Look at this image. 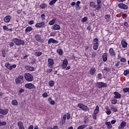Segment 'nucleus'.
I'll return each mask as SVG.
<instances>
[{"mask_svg":"<svg viewBox=\"0 0 129 129\" xmlns=\"http://www.w3.org/2000/svg\"><path fill=\"white\" fill-rule=\"evenodd\" d=\"M123 91L124 93H129V88H124L123 89Z\"/></svg>","mask_w":129,"mask_h":129,"instance_id":"obj_43","label":"nucleus"},{"mask_svg":"<svg viewBox=\"0 0 129 129\" xmlns=\"http://www.w3.org/2000/svg\"><path fill=\"white\" fill-rule=\"evenodd\" d=\"M113 94L114 95V98L115 99H120V98H121V94H119L118 92H114Z\"/></svg>","mask_w":129,"mask_h":129,"instance_id":"obj_8","label":"nucleus"},{"mask_svg":"<svg viewBox=\"0 0 129 129\" xmlns=\"http://www.w3.org/2000/svg\"><path fill=\"white\" fill-rule=\"evenodd\" d=\"M5 67H6V68H7V69H9V70H12V66L11 65V64H10V63H6L5 64Z\"/></svg>","mask_w":129,"mask_h":129,"instance_id":"obj_30","label":"nucleus"},{"mask_svg":"<svg viewBox=\"0 0 129 129\" xmlns=\"http://www.w3.org/2000/svg\"><path fill=\"white\" fill-rule=\"evenodd\" d=\"M101 9V6H100L99 4H97V6L96 7V10H100Z\"/></svg>","mask_w":129,"mask_h":129,"instance_id":"obj_58","label":"nucleus"},{"mask_svg":"<svg viewBox=\"0 0 129 129\" xmlns=\"http://www.w3.org/2000/svg\"><path fill=\"white\" fill-rule=\"evenodd\" d=\"M46 25H47V23H46V22L43 21L42 22L37 23L35 25V27L36 28H45V27H46Z\"/></svg>","mask_w":129,"mask_h":129,"instance_id":"obj_5","label":"nucleus"},{"mask_svg":"<svg viewBox=\"0 0 129 129\" xmlns=\"http://www.w3.org/2000/svg\"><path fill=\"white\" fill-rule=\"evenodd\" d=\"M34 21L33 20L29 21L28 22L29 25H33Z\"/></svg>","mask_w":129,"mask_h":129,"instance_id":"obj_62","label":"nucleus"},{"mask_svg":"<svg viewBox=\"0 0 129 129\" xmlns=\"http://www.w3.org/2000/svg\"><path fill=\"white\" fill-rule=\"evenodd\" d=\"M22 80H21L20 79L17 78L16 80H15V82L16 83V84H19L20 83H21V82H22Z\"/></svg>","mask_w":129,"mask_h":129,"instance_id":"obj_40","label":"nucleus"},{"mask_svg":"<svg viewBox=\"0 0 129 129\" xmlns=\"http://www.w3.org/2000/svg\"><path fill=\"white\" fill-rule=\"evenodd\" d=\"M48 66L49 68H52L53 65H54V60L52 58H48Z\"/></svg>","mask_w":129,"mask_h":129,"instance_id":"obj_10","label":"nucleus"},{"mask_svg":"<svg viewBox=\"0 0 129 129\" xmlns=\"http://www.w3.org/2000/svg\"><path fill=\"white\" fill-rule=\"evenodd\" d=\"M52 30L54 31H59L61 30V27L58 24H54L52 27Z\"/></svg>","mask_w":129,"mask_h":129,"instance_id":"obj_17","label":"nucleus"},{"mask_svg":"<svg viewBox=\"0 0 129 129\" xmlns=\"http://www.w3.org/2000/svg\"><path fill=\"white\" fill-rule=\"evenodd\" d=\"M118 7L119 9H122V10H127V6L122 3L118 4Z\"/></svg>","mask_w":129,"mask_h":129,"instance_id":"obj_12","label":"nucleus"},{"mask_svg":"<svg viewBox=\"0 0 129 129\" xmlns=\"http://www.w3.org/2000/svg\"><path fill=\"white\" fill-rule=\"evenodd\" d=\"M0 113L1 114H3V115H7V114L9 113V109H2L0 108Z\"/></svg>","mask_w":129,"mask_h":129,"instance_id":"obj_11","label":"nucleus"},{"mask_svg":"<svg viewBox=\"0 0 129 129\" xmlns=\"http://www.w3.org/2000/svg\"><path fill=\"white\" fill-rule=\"evenodd\" d=\"M78 107L84 111H88V110H89V108H88V107L84 105V104H81V103L78 104Z\"/></svg>","mask_w":129,"mask_h":129,"instance_id":"obj_4","label":"nucleus"},{"mask_svg":"<svg viewBox=\"0 0 129 129\" xmlns=\"http://www.w3.org/2000/svg\"><path fill=\"white\" fill-rule=\"evenodd\" d=\"M98 79L101 80L102 79V74H98L97 76Z\"/></svg>","mask_w":129,"mask_h":129,"instance_id":"obj_50","label":"nucleus"},{"mask_svg":"<svg viewBox=\"0 0 129 129\" xmlns=\"http://www.w3.org/2000/svg\"><path fill=\"white\" fill-rule=\"evenodd\" d=\"M98 43V38H95L93 40V44H97Z\"/></svg>","mask_w":129,"mask_h":129,"instance_id":"obj_44","label":"nucleus"},{"mask_svg":"<svg viewBox=\"0 0 129 129\" xmlns=\"http://www.w3.org/2000/svg\"><path fill=\"white\" fill-rule=\"evenodd\" d=\"M47 6V4L43 3L40 5V7L41 9H45V8H46Z\"/></svg>","mask_w":129,"mask_h":129,"instance_id":"obj_41","label":"nucleus"},{"mask_svg":"<svg viewBox=\"0 0 129 129\" xmlns=\"http://www.w3.org/2000/svg\"><path fill=\"white\" fill-rule=\"evenodd\" d=\"M67 114L68 115H67V119H69L70 117H71V115L69 113H68Z\"/></svg>","mask_w":129,"mask_h":129,"instance_id":"obj_64","label":"nucleus"},{"mask_svg":"<svg viewBox=\"0 0 129 129\" xmlns=\"http://www.w3.org/2000/svg\"><path fill=\"white\" fill-rule=\"evenodd\" d=\"M111 110L113 112H117V108L115 107L114 105L111 106Z\"/></svg>","mask_w":129,"mask_h":129,"instance_id":"obj_29","label":"nucleus"},{"mask_svg":"<svg viewBox=\"0 0 129 129\" xmlns=\"http://www.w3.org/2000/svg\"><path fill=\"white\" fill-rule=\"evenodd\" d=\"M58 43H59V41L53 38H50L49 39H48V45H50L51 44H58Z\"/></svg>","mask_w":129,"mask_h":129,"instance_id":"obj_9","label":"nucleus"},{"mask_svg":"<svg viewBox=\"0 0 129 129\" xmlns=\"http://www.w3.org/2000/svg\"><path fill=\"white\" fill-rule=\"evenodd\" d=\"M105 124L107 125V128L108 129L112 128V125H111V123L110 122L106 121L105 122Z\"/></svg>","mask_w":129,"mask_h":129,"instance_id":"obj_24","label":"nucleus"},{"mask_svg":"<svg viewBox=\"0 0 129 129\" xmlns=\"http://www.w3.org/2000/svg\"><path fill=\"white\" fill-rule=\"evenodd\" d=\"M3 30H4V31H9V28H8V27H7V26L4 25L3 26Z\"/></svg>","mask_w":129,"mask_h":129,"instance_id":"obj_57","label":"nucleus"},{"mask_svg":"<svg viewBox=\"0 0 129 129\" xmlns=\"http://www.w3.org/2000/svg\"><path fill=\"white\" fill-rule=\"evenodd\" d=\"M57 1H58V0H51L49 2V6H53V5H55V4H56V2H57Z\"/></svg>","mask_w":129,"mask_h":129,"instance_id":"obj_37","label":"nucleus"},{"mask_svg":"<svg viewBox=\"0 0 129 129\" xmlns=\"http://www.w3.org/2000/svg\"><path fill=\"white\" fill-rule=\"evenodd\" d=\"M87 21V17H84L82 19L83 23H85V22H86Z\"/></svg>","mask_w":129,"mask_h":129,"instance_id":"obj_59","label":"nucleus"},{"mask_svg":"<svg viewBox=\"0 0 129 129\" xmlns=\"http://www.w3.org/2000/svg\"><path fill=\"white\" fill-rule=\"evenodd\" d=\"M117 103V100L116 99H112L111 100V104H116Z\"/></svg>","mask_w":129,"mask_h":129,"instance_id":"obj_42","label":"nucleus"},{"mask_svg":"<svg viewBox=\"0 0 129 129\" xmlns=\"http://www.w3.org/2000/svg\"><path fill=\"white\" fill-rule=\"evenodd\" d=\"M95 72H96V70L93 67L91 68L90 70V74L91 75H94Z\"/></svg>","mask_w":129,"mask_h":129,"instance_id":"obj_23","label":"nucleus"},{"mask_svg":"<svg viewBox=\"0 0 129 129\" xmlns=\"http://www.w3.org/2000/svg\"><path fill=\"white\" fill-rule=\"evenodd\" d=\"M111 69L110 68H104L103 69V71H106V72L107 73L108 72H109V71H110Z\"/></svg>","mask_w":129,"mask_h":129,"instance_id":"obj_46","label":"nucleus"},{"mask_svg":"<svg viewBox=\"0 0 129 129\" xmlns=\"http://www.w3.org/2000/svg\"><path fill=\"white\" fill-rule=\"evenodd\" d=\"M25 88H28V89H35L36 87L32 83L26 84L25 86Z\"/></svg>","mask_w":129,"mask_h":129,"instance_id":"obj_7","label":"nucleus"},{"mask_svg":"<svg viewBox=\"0 0 129 129\" xmlns=\"http://www.w3.org/2000/svg\"><path fill=\"white\" fill-rule=\"evenodd\" d=\"M87 126V125L86 124H83L82 125L79 126L77 129H84Z\"/></svg>","mask_w":129,"mask_h":129,"instance_id":"obj_38","label":"nucleus"},{"mask_svg":"<svg viewBox=\"0 0 129 129\" xmlns=\"http://www.w3.org/2000/svg\"><path fill=\"white\" fill-rule=\"evenodd\" d=\"M102 60L104 62L107 61V53H105L102 55Z\"/></svg>","mask_w":129,"mask_h":129,"instance_id":"obj_21","label":"nucleus"},{"mask_svg":"<svg viewBox=\"0 0 129 129\" xmlns=\"http://www.w3.org/2000/svg\"><path fill=\"white\" fill-rule=\"evenodd\" d=\"M18 78L22 81H24V76H23V75H20Z\"/></svg>","mask_w":129,"mask_h":129,"instance_id":"obj_54","label":"nucleus"},{"mask_svg":"<svg viewBox=\"0 0 129 129\" xmlns=\"http://www.w3.org/2000/svg\"><path fill=\"white\" fill-rule=\"evenodd\" d=\"M127 74H129V69H127L124 72V76H126Z\"/></svg>","mask_w":129,"mask_h":129,"instance_id":"obj_51","label":"nucleus"},{"mask_svg":"<svg viewBox=\"0 0 129 129\" xmlns=\"http://www.w3.org/2000/svg\"><path fill=\"white\" fill-rule=\"evenodd\" d=\"M109 53L110 54V56H115L116 55V53H115V51L112 48H110L109 49Z\"/></svg>","mask_w":129,"mask_h":129,"instance_id":"obj_15","label":"nucleus"},{"mask_svg":"<svg viewBox=\"0 0 129 129\" xmlns=\"http://www.w3.org/2000/svg\"><path fill=\"white\" fill-rule=\"evenodd\" d=\"M55 22H56V18L53 19L50 22H49V25H50V26H52L55 24Z\"/></svg>","mask_w":129,"mask_h":129,"instance_id":"obj_34","label":"nucleus"},{"mask_svg":"<svg viewBox=\"0 0 129 129\" xmlns=\"http://www.w3.org/2000/svg\"><path fill=\"white\" fill-rule=\"evenodd\" d=\"M12 105H15V106L18 105V101H17V100H12Z\"/></svg>","mask_w":129,"mask_h":129,"instance_id":"obj_36","label":"nucleus"},{"mask_svg":"<svg viewBox=\"0 0 129 129\" xmlns=\"http://www.w3.org/2000/svg\"><path fill=\"white\" fill-rule=\"evenodd\" d=\"M68 65V60L66 58H64L63 60L62 64L61 66V67L63 69L66 68L67 67V66Z\"/></svg>","mask_w":129,"mask_h":129,"instance_id":"obj_13","label":"nucleus"},{"mask_svg":"<svg viewBox=\"0 0 129 129\" xmlns=\"http://www.w3.org/2000/svg\"><path fill=\"white\" fill-rule=\"evenodd\" d=\"M87 30H88V31H89V32H90V33H91V32H92V29H91V26H89L87 27Z\"/></svg>","mask_w":129,"mask_h":129,"instance_id":"obj_53","label":"nucleus"},{"mask_svg":"<svg viewBox=\"0 0 129 129\" xmlns=\"http://www.w3.org/2000/svg\"><path fill=\"white\" fill-rule=\"evenodd\" d=\"M67 118V115L64 114L63 115L62 118L61 119L60 121V123L61 124H64L65 122L66 121V118Z\"/></svg>","mask_w":129,"mask_h":129,"instance_id":"obj_18","label":"nucleus"},{"mask_svg":"<svg viewBox=\"0 0 129 129\" xmlns=\"http://www.w3.org/2000/svg\"><path fill=\"white\" fill-rule=\"evenodd\" d=\"M90 6L92 8H93L94 9H95L96 8V6L95 5V3L93 2H91L90 3Z\"/></svg>","mask_w":129,"mask_h":129,"instance_id":"obj_35","label":"nucleus"},{"mask_svg":"<svg viewBox=\"0 0 129 129\" xmlns=\"http://www.w3.org/2000/svg\"><path fill=\"white\" fill-rule=\"evenodd\" d=\"M90 120V118L87 116H85L84 118V123H88Z\"/></svg>","mask_w":129,"mask_h":129,"instance_id":"obj_28","label":"nucleus"},{"mask_svg":"<svg viewBox=\"0 0 129 129\" xmlns=\"http://www.w3.org/2000/svg\"><path fill=\"white\" fill-rule=\"evenodd\" d=\"M48 100L49 103H50V104H51V105H54V104H55V101L53 100V99H52V98H48Z\"/></svg>","mask_w":129,"mask_h":129,"instance_id":"obj_25","label":"nucleus"},{"mask_svg":"<svg viewBox=\"0 0 129 129\" xmlns=\"http://www.w3.org/2000/svg\"><path fill=\"white\" fill-rule=\"evenodd\" d=\"M42 96L44 98H46V97H48V93L47 92H45L42 94Z\"/></svg>","mask_w":129,"mask_h":129,"instance_id":"obj_55","label":"nucleus"},{"mask_svg":"<svg viewBox=\"0 0 129 129\" xmlns=\"http://www.w3.org/2000/svg\"><path fill=\"white\" fill-rule=\"evenodd\" d=\"M96 85L98 88H106L107 87V84L104 82H99L96 83Z\"/></svg>","mask_w":129,"mask_h":129,"instance_id":"obj_3","label":"nucleus"},{"mask_svg":"<svg viewBox=\"0 0 129 129\" xmlns=\"http://www.w3.org/2000/svg\"><path fill=\"white\" fill-rule=\"evenodd\" d=\"M6 124H7V122L6 121H3V122H1L0 124V126L6 125Z\"/></svg>","mask_w":129,"mask_h":129,"instance_id":"obj_61","label":"nucleus"},{"mask_svg":"<svg viewBox=\"0 0 129 129\" xmlns=\"http://www.w3.org/2000/svg\"><path fill=\"white\" fill-rule=\"evenodd\" d=\"M12 19V16L10 15H8L4 18V22L5 23H10V21Z\"/></svg>","mask_w":129,"mask_h":129,"instance_id":"obj_19","label":"nucleus"},{"mask_svg":"<svg viewBox=\"0 0 129 129\" xmlns=\"http://www.w3.org/2000/svg\"><path fill=\"white\" fill-rule=\"evenodd\" d=\"M9 46H10V47H14V46H15V42H11L9 44Z\"/></svg>","mask_w":129,"mask_h":129,"instance_id":"obj_60","label":"nucleus"},{"mask_svg":"<svg viewBox=\"0 0 129 129\" xmlns=\"http://www.w3.org/2000/svg\"><path fill=\"white\" fill-rule=\"evenodd\" d=\"M105 20H106V22L108 23V22H110V15H106L104 17Z\"/></svg>","mask_w":129,"mask_h":129,"instance_id":"obj_26","label":"nucleus"},{"mask_svg":"<svg viewBox=\"0 0 129 129\" xmlns=\"http://www.w3.org/2000/svg\"><path fill=\"white\" fill-rule=\"evenodd\" d=\"M76 5V10H80V7L79 6V5H80V1H77Z\"/></svg>","mask_w":129,"mask_h":129,"instance_id":"obj_32","label":"nucleus"},{"mask_svg":"<svg viewBox=\"0 0 129 129\" xmlns=\"http://www.w3.org/2000/svg\"><path fill=\"white\" fill-rule=\"evenodd\" d=\"M121 44L122 45V48H126L127 47V43H126V41L124 39L121 40Z\"/></svg>","mask_w":129,"mask_h":129,"instance_id":"obj_20","label":"nucleus"},{"mask_svg":"<svg viewBox=\"0 0 129 129\" xmlns=\"http://www.w3.org/2000/svg\"><path fill=\"white\" fill-rule=\"evenodd\" d=\"M58 128V127L57 126H53V128L51 127H48L47 128V129H57Z\"/></svg>","mask_w":129,"mask_h":129,"instance_id":"obj_63","label":"nucleus"},{"mask_svg":"<svg viewBox=\"0 0 129 129\" xmlns=\"http://www.w3.org/2000/svg\"><path fill=\"white\" fill-rule=\"evenodd\" d=\"M98 111H99V107L98 106V105H97V106H96V108L95 109L93 113L97 114L98 113Z\"/></svg>","mask_w":129,"mask_h":129,"instance_id":"obj_31","label":"nucleus"},{"mask_svg":"<svg viewBox=\"0 0 129 129\" xmlns=\"http://www.w3.org/2000/svg\"><path fill=\"white\" fill-rule=\"evenodd\" d=\"M17 125L19 129H25V127L24 126V123L21 121H19L18 122Z\"/></svg>","mask_w":129,"mask_h":129,"instance_id":"obj_16","label":"nucleus"},{"mask_svg":"<svg viewBox=\"0 0 129 129\" xmlns=\"http://www.w3.org/2000/svg\"><path fill=\"white\" fill-rule=\"evenodd\" d=\"M12 41L15 43L16 46H21V45H25V41L21 39H19L18 38H13Z\"/></svg>","mask_w":129,"mask_h":129,"instance_id":"obj_1","label":"nucleus"},{"mask_svg":"<svg viewBox=\"0 0 129 129\" xmlns=\"http://www.w3.org/2000/svg\"><path fill=\"white\" fill-rule=\"evenodd\" d=\"M56 52L59 54V55H62V54H63V51L60 48L57 49Z\"/></svg>","mask_w":129,"mask_h":129,"instance_id":"obj_39","label":"nucleus"},{"mask_svg":"<svg viewBox=\"0 0 129 129\" xmlns=\"http://www.w3.org/2000/svg\"><path fill=\"white\" fill-rule=\"evenodd\" d=\"M25 69L28 70V71H34L35 68L33 67H30L29 66H26L25 67Z\"/></svg>","mask_w":129,"mask_h":129,"instance_id":"obj_22","label":"nucleus"},{"mask_svg":"<svg viewBox=\"0 0 129 129\" xmlns=\"http://www.w3.org/2000/svg\"><path fill=\"white\" fill-rule=\"evenodd\" d=\"M98 46H99V44H93V49H94L95 51H96V50H97V49H98Z\"/></svg>","mask_w":129,"mask_h":129,"instance_id":"obj_33","label":"nucleus"},{"mask_svg":"<svg viewBox=\"0 0 129 129\" xmlns=\"http://www.w3.org/2000/svg\"><path fill=\"white\" fill-rule=\"evenodd\" d=\"M32 31H33V28H32V27H27L26 28L25 32L30 33V32H32Z\"/></svg>","mask_w":129,"mask_h":129,"instance_id":"obj_27","label":"nucleus"},{"mask_svg":"<svg viewBox=\"0 0 129 129\" xmlns=\"http://www.w3.org/2000/svg\"><path fill=\"white\" fill-rule=\"evenodd\" d=\"M126 125V122H125L124 121H122L120 124V125L118 126V129H123L124 128V127Z\"/></svg>","mask_w":129,"mask_h":129,"instance_id":"obj_14","label":"nucleus"},{"mask_svg":"<svg viewBox=\"0 0 129 129\" xmlns=\"http://www.w3.org/2000/svg\"><path fill=\"white\" fill-rule=\"evenodd\" d=\"M120 61L122 63H125V62H126V59H125L124 57H121L120 59Z\"/></svg>","mask_w":129,"mask_h":129,"instance_id":"obj_48","label":"nucleus"},{"mask_svg":"<svg viewBox=\"0 0 129 129\" xmlns=\"http://www.w3.org/2000/svg\"><path fill=\"white\" fill-rule=\"evenodd\" d=\"M24 77L26 81H28V82H32V81L34 80V77H33V75L30 73H25L24 74Z\"/></svg>","mask_w":129,"mask_h":129,"instance_id":"obj_2","label":"nucleus"},{"mask_svg":"<svg viewBox=\"0 0 129 129\" xmlns=\"http://www.w3.org/2000/svg\"><path fill=\"white\" fill-rule=\"evenodd\" d=\"M41 19L42 21H44V20H46V16H45L44 14H42L41 15Z\"/></svg>","mask_w":129,"mask_h":129,"instance_id":"obj_56","label":"nucleus"},{"mask_svg":"<svg viewBox=\"0 0 129 129\" xmlns=\"http://www.w3.org/2000/svg\"><path fill=\"white\" fill-rule=\"evenodd\" d=\"M35 39L37 42H39V43H44V39H42L40 34H35Z\"/></svg>","mask_w":129,"mask_h":129,"instance_id":"obj_6","label":"nucleus"},{"mask_svg":"<svg viewBox=\"0 0 129 129\" xmlns=\"http://www.w3.org/2000/svg\"><path fill=\"white\" fill-rule=\"evenodd\" d=\"M92 117H93V119H96V118L97 117V114H95V113H93L92 114Z\"/></svg>","mask_w":129,"mask_h":129,"instance_id":"obj_52","label":"nucleus"},{"mask_svg":"<svg viewBox=\"0 0 129 129\" xmlns=\"http://www.w3.org/2000/svg\"><path fill=\"white\" fill-rule=\"evenodd\" d=\"M106 113H107V115H109V114H111V111L110 110V109L107 108L106 109Z\"/></svg>","mask_w":129,"mask_h":129,"instance_id":"obj_45","label":"nucleus"},{"mask_svg":"<svg viewBox=\"0 0 129 129\" xmlns=\"http://www.w3.org/2000/svg\"><path fill=\"white\" fill-rule=\"evenodd\" d=\"M49 86H50V87H52V86H54V81H50L49 82Z\"/></svg>","mask_w":129,"mask_h":129,"instance_id":"obj_49","label":"nucleus"},{"mask_svg":"<svg viewBox=\"0 0 129 129\" xmlns=\"http://www.w3.org/2000/svg\"><path fill=\"white\" fill-rule=\"evenodd\" d=\"M35 55L36 56H37V57H39V56H41V55H42V52H41V51H36L35 52Z\"/></svg>","mask_w":129,"mask_h":129,"instance_id":"obj_47","label":"nucleus"}]
</instances>
